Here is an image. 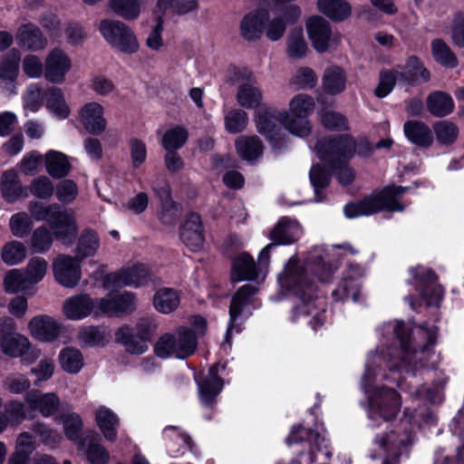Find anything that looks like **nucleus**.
<instances>
[{"label": "nucleus", "mask_w": 464, "mask_h": 464, "mask_svg": "<svg viewBox=\"0 0 464 464\" xmlns=\"http://www.w3.org/2000/svg\"><path fill=\"white\" fill-rule=\"evenodd\" d=\"M380 332L386 342L392 345L384 347L375 353H371L365 365V372L362 379V387L368 397V418L371 427L387 424V431L376 436L374 444L378 448V456L383 458L382 464H396L399 457L411 445L415 439V431L419 428L420 419L429 422L432 414L429 411L425 416L416 413L415 409L406 407L401 420L396 424H388L397 416L401 407L400 394L391 388H373L372 382L377 373L375 368L385 363L389 370L405 371L410 379L408 389L413 400L429 401L439 403L442 395L438 388L433 390L417 387V382L409 367L413 360H421L425 350L433 345L436 340V328H414L411 334L409 328L402 322L385 323Z\"/></svg>", "instance_id": "nucleus-1"}, {"label": "nucleus", "mask_w": 464, "mask_h": 464, "mask_svg": "<svg viewBox=\"0 0 464 464\" xmlns=\"http://www.w3.org/2000/svg\"><path fill=\"white\" fill-rule=\"evenodd\" d=\"M329 256V250L315 246L309 253L304 266H300L296 258L292 257L278 276L281 287L299 298V304L293 312V320L308 319L307 324L314 331L325 321V300L322 296L314 295L316 287L308 280V273L320 271V280L325 281L332 274V268L328 261H325Z\"/></svg>", "instance_id": "nucleus-2"}, {"label": "nucleus", "mask_w": 464, "mask_h": 464, "mask_svg": "<svg viewBox=\"0 0 464 464\" xmlns=\"http://www.w3.org/2000/svg\"><path fill=\"white\" fill-rule=\"evenodd\" d=\"M371 149L366 141L359 143L349 134L321 140L315 145L318 158L332 168L338 181L346 185L353 180V171L344 164L357 152L361 156L370 154Z\"/></svg>", "instance_id": "nucleus-3"}, {"label": "nucleus", "mask_w": 464, "mask_h": 464, "mask_svg": "<svg viewBox=\"0 0 464 464\" xmlns=\"http://www.w3.org/2000/svg\"><path fill=\"white\" fill-rule=\"evenodd\" d=\"M408 190V187H387L378 195L365 198L356 203L347 204L343 209L344 215L348 218H356L374 214L382 209L401 211L403 210V206L398 201V197Z\"/></svg>", "instance_id": "nucleus-4"}, {"label": "nucleus", "mask_w": 464, "mask_h": 464, "mask_svg": "<svg viewBox=\"0 0 464 464\" xmlns=\"http://www.w3.org/2000/svg\"><path fill=\"white\" fill-rule=\"evenodd\" d=\"M197 345L194 332L188 327L180 326L173 333L161 335L155 343L154 352L161 359H185L195 353Z\"/></svg>", "instance_id": "nucleus-5"}, {"label": "nucleus", "mask_w": 464, "mask_h": 464, "mask_svg": "<svg viewBox=\"0 0 464 464\" xmlns=\"http://www.w3.org/2000/svg\"><path fill=\"white\" fill-rule=\"evenodd\" d=\"M227 81L231 84H237L236 101L239 106L257 110L263 105V92L257 86L251 71L245 67H229Z\"/></svg>", "instance_id": "nucleus-6"}, {"label": "nucleus", "mask_w": 464, "mask_h": 464, "mask_svg": "<svg viewBox=\"0 0 464 464\" xmlns=\"http://www.w3.org/2000/svg\"><path fill=\"white\" fill-rule=\"evenodd\" d=\"M98 28L103 39L118 52L127 54L138 52L139 41L132 29L123 22L103 19Z\"/></svg>", "instance_id": "nucleus-7"}, {"label": "nucleus", "mask_w": 464, "mask_h": 464, "mask_svg": "<svg viewBox=\"0 0 464 464\" xmlns=\"http://www.w3.org/2000/svg\"><path fill=\"white\" fill-rule=\"evenodd\" d=\"M306 441L309 446L307 463L312 464L317 460L318 455H323L325 459L332 455L324 430L313 431L302 426H294L286 438L288 445Z\"/></svg>", "instance_id": "nucleus-8"}, {"label": "nucleus", "mask_w": 464, "mask_h": 464, "mask_svg": "<svg viewBox=\"0 0 464 464\" xmlns=\"http://www.w3.org/2000/svg\"><path fill=\"white\" fill-rule=\"evenodd\" d=\"M420 295L427 305L438 306L443 297V288L437 283L434 273L424 266H416L410 269Z\"/></svg>", "instance_id": "nucleus-9"}, {"label": "nucleus", "mask_w": 464, "mask_h": 464, "mask_svg": "<svg viewBox=\"0 0 464 464\" xmlns=\"http://www.w3.org/2000/svg\"><path fill=\"white\" fill-rule=\"evenodd\" d=\"M254 122L257 131L262 134L273 146L282 140L280 127V112L276 109L263 104L254 114Z\"/></svg>", "instance_id": "nucleus-10"}, {"label": "nucleus", "mask_w": 464, "mask_h": 464, "mask_svg": "<svg viewBox=\"0 0 464 464\" xmlns=\"http://www.w3.org/2000/svg\"><path fill=\"white\" fill-rule=\"evenodd\" d=\"M54 279L67 288L75 287L82 277L81 261L66 254L58 255L53 261Z\"/></svg>", "instance_id": "nucleus-11"}, {"label": "nucleus", "mask_w": 464, "mask_h": 464, "mask_svg": "<svg viewBox=\"0 0 464 464\" xmlns=\"http://www.w3.org/2000/svg\"><path fill=\"white\" fill-rule=\"evenodd\" d=\"M72 68L69 54L61 48H53L44 59V79L53 84H63Z\"/></svg>", "instance_id": "nucleus-12"}, {"label": "nucleus", "mask_w": 464, "mask_h": 464, "mask_svg": "<svg viewBox=\"0 0 464 464\" xmlns=\"http://www.w3.org/2000/svg\"><path fill=\"white\" fill-rule=\"evenodd\" d=\"M14 327L10 317L0 319V346L2 352L10 357L23 356L30 347L29 340L19 334L8 333Z\"/></svg>", "instance_id": "nucleus-13"}, {"label": "nucleus", "mask_w": 464, "mask_h": 464, "mask_svg": "<svg viewBox=\"0 0 464 464\" xmlns=\"http://www.w3.org/2000/svg\"><path fill=\"white\" fill-rule=\"evenodd\" d=\"M256 292L257 288L254 285H245L232 296L229 307V324L223 346L230 343V338L234 329H236L237 318L246 312V309L251 304L253 296Z\"/></svg>", "instance_id": "nucleus-14"}, {"label": "nucleus", "mask_w": 464, "mask_h": 464, "mask_svg": "<svg viewBox=\"0 0 464 464\" xmlns=\"http://www.w3.org/2000/svg\"><path fill=\"white\" fill-rule=\"evenodd\" d=\"M104 107L97 102L85 103L79 111V121L92 135H100L107 129Z\"/></svg>", "instance_id": "nucleus-15"}, {"label": "nucleus", "mask_w": 464, "mask_h": 464, "mask_svg": "<svg viewBox=\"0 0 464 464\" xmlns=\"http://www.w3.org/2000/svg\"><path fill=\"white\" fill-rule=\"evenodd\" d=\"M53 235L63 245L71 246L77 235L78 227L73 214L66 209H60L49 224Z\"/></svg>", "instance_id": "nucleus-16"}, {"label": "nucleus", "mask_w": 464, "mask_h": 464, "mask_svg": "<svg viewBox=\"0 0 464 464\" xmlns=\"http://www.w3.org/2000/svg\"><path fill=\"white\" fill-rule=\"evenodd\" d=\"M24 401L30 413L37 411L43 417L53 416L60 407V399L54 392H42L33 390L24 396Z\"/></svg>", "instance_id": "nucleus-17"}, {"label": "nucleus", "mask_w": 464, "mask_h": 464, "mask_svg": "<svg viewBox=\"0 0 464 464\" xmlns=\"http://www.w3.org/2000/svg\"><path fill=\"white\" fill-rule=\"evenodd\" d=\"M363 270L359 265H350L346 275L343 277L338 286L333 291L332 295L336 301H344L352 298L354 302L359 300L360 282Z\"/></svg>", "instance_id": "nucleus-18"}, {"label": "nucleus", "mask_w": 464, "mask_h": 464, "mask_svg": "<svg viewBox=\"0 0 464 464\" xmlns=\"http://www.w3.org/2000/svg\"><path fill=\"white\" fill-rule=\"evenodd\" d=\"M306 31L314 50L318 53L328 50L332 41V30L324 18L318 15L310 17L306 22Z\"/></svg>", "instance_id": "nucleus-19"}, {"label": "nucleus", "mask_w": 464, "mask_h": 464, "mask_svg": "<svg viewBox=\"0 0 464 464\" xmlns=\"http://www.w3.org/2000/svg\"><path fill=\"white\" fill-rule=\"evenodd\" d=\"M266 21H268V11L257 9L243 16L239 24V33L248 42L256 41L264 34Z\"/></svg>", "instance_id": "nucleus-20"}, {"label": "nucleus", "mask_w": 464, "mask_h": 464, "mask_svg": "<svg viewBox=\"0 0 464 464\" xmlns=\"http://www.w3.org/2000/svg\"><path fill=\"white\" fill-rule=\"evenodd\" d=\"M151 189L161 202L160 218L163 223L172 224L178 218V207L170 197V187L169 182L163 179H156L151 183Z\"/></svg>", "instance_id": "nucleus-21"}, {"label": "nucleus", "mask_w": 464, "mask_h": 464, "mask_svg": "<svg viewBox=\"0 0 464 464\" xmlns=\"http://www.w3.org/2000/svg\"><path fill=\"white\" fill-rule=\"evenodd\" d=\"M63 313L72 321L82 320L91 314L94 316V299L86 294L72 295L64 301Z\"/></svg>", "instance_id": "nucleus-22"}, {"label": "nucleus", "mask_w": 464, "mask_h": 464, "mask_svg": "<svg viewBox=\"0 0 464 464\" xmlns=\"http://www.w3.org/2000/svg\"><path fill=\"white\" fill-rule=\"evenodd\" d=\"M28 328L31 334L41 342H53L58 338L60 334V324L57 321L46 314L33 317Z\"/></svg>", "instance_id": "nucleus-23"}, {"label": "nucleus", "mask_w": 464, "mask_h": 464, "mask_svg": "<svg viewBox=\"0 0 464 464\" xmlns=\"http://www.w3.org/2000/svg\"><path fill=\"white\" fill-rule=\"evenodd\" d=\"M180 239L192 251H198L204 244L203 229L200 217L189 214L180 228Z\"/></svg>", "instance_id": "nucleus-24"}, {"label": "nucleus", "mask_w": 464, "mask_h": 464, "mask_svg": "<svg viewBox=\"0 0 464 464\" xmlns=\"http://www.w3.org/2000/svg\"><path fill=\"white\" fill-rule=\"evenodd\" d=\"M20 53L12 50L0 63L1 87L8 94L16 92L15 80L18 74Z\"/></svg>", "instance_id": "nucleus-25"}, {"label": "nucleus", "mask_w": 464, "mask_h": 464, "mask_svg": "<svg viewBox=\"0 0 464 464\" xmlns=\"http://www.w3.org/2000/svg\"><path fill=\"white\" fill-rule=\"evenodd\" d=\"M302 233V227L297 221L283 218L271 231L270 238L276 246L288 245L298 240Z\"/></svg>", "instance_id": "nucleus-26"}, {"label": "nucleus", "mask_w": 464, "mask_h": 464, "mask_svg": "<svg viewBox=\"0 0 464 464\" xmlns=\"http://www.w3.org/2000/svg\"><path fill=\"white\" fill-rule=\"evenodd\" d=\"M218 366L213 365L209 369L207 377L203 380L197 378L200 400L206 406H211L215 401V398L222 390L223 382L218 376Z\"/></svg>", "instance_id": "nucleus-27"}, {"label": "nucleus", "mask_w": 464, "mask_h": 464, "mask_svg": "<svg viewBox=\"0 0 464 464\" xmlns=\"http://www.w3.org/2000/svg\"><path fill=\"white\" fill-rule=\"evenodd\" d=\"M0 188L2 197L8 203H14L27 197L26 188L22 186L18 173L14 169L6 170L2 174Z\"/></svg>", "instance_id": "nucleus-28"}, {"label": "nucleus", "mask_w": 464, "mask_h": 464, "mask_svg": "<svg viewBox=\"0 0 464 464\" xmlns=\"http://www.w3.org/2000/svg\"><path fill=\"white\" fill-rule=\"evenodd\" d=\"M148 276V270L142 264L121 269L120 272L108 276V280L116 285L140 286Z\"/></svg>", "instance_id": "nucleus-29"}, {"label": "nucleus", "mask_w": 464, "mask_h": 464, "mask_svg": "<svg viewBox=\"0 0 464 464\" xmlns=\"http://www.w3.org/2000/svg\"><path fill=\"white\" fill-rule=\"evenodd\" d=\"M259 273L253 257L247 253H241L232 262L231 279L234 282L258 279Z\"/></svg>", "instance_id": "nucleus-30"}, {"label": "nucleus", "mask_w": 464, "mask_h": 464, "mask_svg": "<svg viewBox=\"0 0 464 464\" xmlns=\"http://www.w3.org/2000/svg\"><path fill=\"white\" fill-rule=\"evenodd\" d=\"M44 98L47 111L55 119L63 121L70 116L71 109L62 89L55 86L48 88Z\"/></svg>", "instance_id": "nucleus-31"}, {"label": "nucleus", "mask_w": 464, "mask_h": 464, "mask_svg": "<svg viewBox=\"0 0 464 464\" xmlns=\"http://www.w3.org/2000/svg\"><path fill=\"white\" fill-rule=\"evenodd\" d=\"M166 447L171 457L183 454L191 448V440L179 427L169 426L163 430Z\"/></svg>", "instance_id": "nucleus-32"}, {"label": "nucleus", "mask_w": 464, "mask_h": 464, "mask_svg": "<svg viewBox=\"0 0 464 464\" xmlns=\"http://www.w3.org/2000/svg\"><path fill=\"white\" fill-rule=\"evenodd\" d=\"M95 421L104 438L114 441L117 438V429L120 419L117 414L108 407L99 406L94 411Z\"/></svg>", "instance_id": "nucleus-33"}, {"label": "nucleus", "mask_w": 464, "mask_h": 464, "mask_svg": "<svg viewBox=\"0 0 464 464\" xmlns=\"http://www.w3.org/2000/svg\"><path fill=\"white\" fill-rule=\"evenodd\" d=\"M44 166L46 172L53 179L66 177L72 169L68 156L54 150H50L45 153Z\"/></svg>", "instance_id": "nucleus-34"}, {"label": "nucleus", "mask_w": 464, "mask_h": 464, "mask_svg": "<svg viewBox=\"0 0 464 464\" xmlns=\"http://www.w3.org/2000/svg\"><path fill=\"white\" fill-rule=\"evenodd\" d=\"M16 40L20 46L34 51L41 50L47 44V40L40 29L32 24H24L19 28Z\"/></svg>", "instance_id": "nucleus-35"}, {"label": "nucleus", "mask_w": 464, "mask_h": 464, "mask_svg": "<svg viewBox=\"0 0 464 464\" xmlns=\"http://www.w3.org/2000/svg\"><path fill=\"white\" fill-rule=\"evenodd\" d=\"M395 72L398 78L404 82L420 81L425 82L430 78V72L416 56H411L404 66H397Z\"/></svg>", "instance_id": "nucleus-36"}, {"label": "nucleus", "mask_w": 464, "mask_h": 464, "mask_svg": "<svg viewBox=\"0 0 464 464\" xmlns=\"http://www.w3.org/2000/svg\"><path fill=\"white\" fill-rule=\"evenodd\" d=\"M403 130L406 138L418 146L427 148L433 142L430 129L421 121H409L404 123Z\"/></svg>", "instance_id": "nucleus-37"}, {"label": "nucleus", "mask_w": 464, "mask_h": 464, "mask_svg": "<svg viewBox=\"0 0 464 464\" xmlns=\"http://www.w3.org/2000/svg\"><path fill=\"white\" fill-rule=\"evenodd\" d=\"M99 247L100 238L97 233L90 228L84 229L78 237L74 256L82 262L85 258L94 256Z\"/></svg>", "instance_id": "nucleus-38"}, {"label": "nucleus", "mask_w": 464, "mask_h": 464, "mask_svg": "<svg viewBox=\"0 0 464 464\" xmlns=\"http://www.w3.org/2000/svg\"><path fill=\"white\" fill-rule=\"evenodd\" d=\"M318 10L330 19L341 22L352 14V6L346 0H317Z\"/></svg>", "instance_id": "nucleus-39"}, {"label": "nucleus", "mask_w": 464, "mask_h": 464, "mask_svg": "<svg viewBox=\"0 0 464 464\" xmlns=\"http://www.w3.org/2000/svg\"><path fill=\"white\" fill-rule=\"evenodd\" d=\"M116 339L122 343L126 351L133 354H141L148 350L147 340L135 335L130 326H121L116 333Z\"/></svg>", "instance_id": "nucleus-40"}, {"label": "nucleus", "mask_w": 464, "mask_h": 464, "mask_svg": "<svg viewBox=\"0 0 464 464\" xmlns=\"http://www.w3.org/2000/svg\"><path fill=\"white\" fill-rule=\"evenodd\" d=\"M280 124L293 135L301 138L308 136L312 130L308 117L284 111H280Z\"/></svg>", "instance_id": "nucleus-41"}, {"label": "nucleus", "mask_w": 464, "mask_h": 464, "mask_svg": "<svg viewBox=\"0 0 464 464\" xmlns=\"http://www.w3.org/2000/svg\"><path fill=\"white\" fill-rule=\"evenodd\" d=\"M180 303L179 293L169 287L159 289L153 297V304L156 310L161 314H170L175 311Z\"/></svg>", "instance_id": "nucleus-42"}, {"label": "nucleus", "mask_w": 464, "mask_h": 464, "mask_svg": "<svg viewBox=\"0 0 464 464\" xmlns=\"http://www.w3.org/2000/svg\"><path fill=\"white\" fill-rule=\"evenodd\" d=\"M238 155L245 160L252 161L263 153V144L256 136H242L236 140Z\"/></svg>", "instance_id": "nucleus-43"}, {"label": "nucleus", "mask_w": 464, "mask_h": 464, "mask_svg": "<svg viewBox=\"0 0 464 464\" xmlns=\"http://www.w3.org/2000/svg\"><path fill=\"white\" fill-rule=\"evenodd\" d=\"M427 107L432 115L444 117L452 112L454 102L449 94L443 92H434L428 97Z\"/></svg>", "instance_id": "nucleus-44"}, {"label": "nucleus", "mask_w": 464, "mask_h": 464, "mask_svg": "<svg viewBox=\"0 0 464 464\" xmlns=\"http://www.w3.org/2000/svg\"><path fill=\"white\" fill-rule=\"evenodd\" d=\"M346 84V76L344 72L337 66L328 67L323 77V88L329 94H337L342 92Z\"/></svg>", "instance_id": "nucleus-45"}, {"label": "nucleus", "mask_w": 464, "mask_h": 464, "mask_svg": "<svg viewBox=\"0 0 464 464\" xmlns=\"http://www.w3.org/2000/svg\"><path fill=\"white\" fill-rule=\"evenodd\" d=\"M109 7L115 14L129 21L140 14V0H109Z\"/></svg>", "instance_id": "nucleus-46"}, {"label": "nucleus", "mask_w": 464, "mask_h": 464, "mask_svg": "<svg viewBox=\"0 0 464 464\" xmlns=\"http://www.w3.org/2000/svg\"><path fill=\"white\" fill-rule=\"evenodd\" d=\"M59 362L63 371L75 374L83 367V357L78 349L66 347L60 352Z\"/></svg>", "instance_id": "nucleus-47"}, {"label": "nucleus", "mask_w": 464, "mask_h": 464, "mask_svg": "<svg viewBox=\"0 0 464 464\" xmlns=\"http://www.w3.org/2000/svg\"><path fill=\"white\" fill-rule=\"evenodd\" d=\"M430 45L432 57L438 63L447 68H454L458 65L456 55L444 41L434 39Z\"/></svg>", "instance_id": "nucleus-48"}, {"label": "nucleus", "mask_w": 464, "mask_h": 464, "mask_svg": "<svg viewBox=\"0 0 464 464\" xmlns=\"http://www.w3.org/2000/svg\"><path fill=\"white\" fill-rule=\"evenodd\" d=\"M27 255L25 246L19 241L12 240L4 245L1 251L3 262L8 266H15L22 263Z\"/></svg>", "instance_id": "nucleus-49"}, {"label": "nucleus", "mask_w": 464, "mask_h": 464, "mask_svg": "<svg viewBox=\"0 0 464 464\" xmlns=\"http://www.w3.org/2000/svg\"><path fill=\"white\" fill-rule=\"evenodd\" d=\"M307 50L303 30L301 28L292 30L286 40L287 55L294 59H302L306 55Z\"/></svg>", "instance_id": "nucleus-50"}, {"label": "nucleus", "mask_w": 464, "mask_h": 464, "mask_svg": "<svg viewBox=\"0 0 464 464\" xmlns=\"http://www.w3.org/2000/svg\"><path fill=\"white\" fill-rule=\"evenodd\" d=\"M31 430L39 437L41 442L49 449L56 448L63 440V435L44 422L37 421L33 423Z\"/></svg>", "instance_id": "nucleus-51"}, {"label": "nucleus", "mask_w": 464, "mask_h": 464, "mask_svg": "<svg viewBox=\"0 0 464 464\" xmlns=\"http://www.w3.org/2000/svg\"><path fill=\"white\" fill-rule=\"evenodd\" d=\"M59 419L63 423L66 438L75 443L81 444L80 438L82 420L80 415L75 412H71L61 415Z\"/></svg>", "instance_id": "nucleus-52"}, {"label": "nucleus", "mask_w": 464, "mask_h": 464, "mask_svg": "<svg viewBox=\"0 0 464 464\" xmlns=\"http://www.w3.org/2000/svg\"><path fill=\"white\" fill-rule=\"evenodd\" d=\"M315 107L314 100L312 96L305 93H298L295 95L289 102L287 111L284 112L309 117Z\"/></svg>", "instance_id": "nucleus-53"}, {"label": "nucleus", "mask_w": 464, "mask_h": 464, "mask_svg": "<svg viewBox=\"0 0 464 464\" xmlns=\"http://www.w3.org/2000/svg\"><path fill=\"white\" fill-rule=\"evenodd\" d=\"M330 173L319 164L314 165L310 170V180L314 189L315 201L323 202L324 196L322 190L329 185Z\"/></svg>", "instance_id": "nucleus-54"}, {"label": "nucleus", "mask_w": 464, "mask_h": 464, "mask_svg": "<svg viewBox=\"0 0 464 464\" xmlns=\"http://www.w3.org/2000/svg\"><path fill=\"white\" fill-rule=\"evenodd\" d=\"M47 269V261L43 257L35 256L29 260L23 273L32 286L43 280L46 275Z\"/></svg>", "instance_id": "nucleus-55"}, {"label": "nucleus", "mask_w": 464, "mask_h": 464, "mask_svg": "<svg viewBox=\"0 0 464 464\" xmlns=\"http://www.w3.org/2000/svg\"><path fill=\"white\" fill-rule=\"evenodd\" d=\"M224 123L226 130L229 133H239L247 126L248 115L241 109H233L225 114Z\"/></svg>", "instance_id": "nucleus-56"}, {"label": "nucleus", "mask_w": 464, "mask_h": 464, "mask_svg": "<svg viewBox=\"0 0 464 464\" xmlns=\"http://www.w3.org/2000/svg\"><path fill=\"white\" fill-rule=\"evenodd\" d=\"M30 286L31 285L21 269H12L5 276L4 287L9 294L26 291Z\"/></svg>", "instance_id": "nucleus-57"}, {"label": "nucleus", "mask_w": 464, "mask_h": 464, "mask_svg": "<svg viewBox=\"0 0 464 464\" xmlns=\"http://www.w3.org/2000/svg\"><path fill=\"white\" fill-rule=\"evenodd\" d=\"M188 139V131L179 126L169 129L162 138V146L166 150L180 149Z\"/></svg>", "instance_id": "nucleus-58"}, {"label": "nucleus", "mask_w": 464, "mask_h": 464, "mask_svg": "<svg viewBox=\"0 0 464 464\" xmlns=\"http://www.w3.org/2000/svg\"><path fill=\"white\" fill-rule=\"evenodd\" d=\"M43 90L39 83H31L23 94V104L25 110L38 111L43 105Z\"/></svg>", "instance_id": "nucleus-59"}, {"label": "nucleus", "mask_w": 464, "mask_h": 464, "mask_svg": "<svg viewBox=\"0 0 464 464\" xmlns=\"http://www.w3.org/2000/svg\"><path fill=\"white\" fill-rule=\"evenodd\" d=\"M128 150L131 167L133 169L140 168L147 160L146 143L139 138H130L128 141Z\"/></svg>", "instance_id": "nucleus-60"}, {"label": "nucleus", "mask_w": 464, "mask_h": 464, "mask_svg": "<svg viewBox=\"0 0 464 464\" xmlns=\"http://www.w3.org/2000/svg\"><path fill=\"white\" fill-rule=\"evenodd\" d=\"M53 234L44 227H37L31 237V246L35 253H45L53 245Z\"/></svg>", "instance_id": "nucleus-61"}, {"label": "nucleus", "mask_w": 464, "mask_h": 464, "mask_svg": "<svg viewBox=\"0 0 464 464\" xmlns=\"http://www.w3.org/2000/svg\"><path fill=\"white\" fill-rule=\"evenodd\" d=\"M30 192L41 199L50 198L54 192V186L50 178L41 175L34 179L30 183Z\"/></svg>", "instance_id": "nucleus-62"}, {"label": "nucleus", "mask_w": 464, "mask_h": 464, "mask_svg": "<svg viewBox=\"0 0 464 464\" xmlns=\"http://www.w3.org/2000/svg\"><path fill=\"white\" fill-rule=\"evenodd\" d=\"M60 209L61 207L58 204L44 206L37 201H32L29 204V211L32 217L36 221H47L48 224H50L51 219L54 218Z\"/></svg>", "instance_id": "nucleus-63"}, {"label": "nucleus", "mask_w": 464, "mask_h": 464, "mask_svg": "<svg viewBox=\"0 0 464 464\" xmlns=\"http://www.w3.org/2000/svg\"><path fill=\"white\" fill-rule=\"evenodd\" d=\"M437 140L443 145L453 143L459 136L458 127L448 121H442L434 125Z\"/></svg>", "instance_id": "nucleus-64"}]
</instances>
